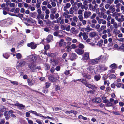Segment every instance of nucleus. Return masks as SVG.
<instances>
[{
	"mask_svg": "<svg viewBox=\"0 0 124 124\" xmlns=\"http://www.w3.org/2000/svg\"><path fill=\"white\" fill-rule=\"evenodd\" d=\"M71 6V4L69 3H67L65 4V5L64 7V10H66L68 8H70Z\"/></svg>",
	"mask_w": 124,
	"mask_h": 124,
	"instance_id": "obj_16",
	"label": "nucleus"
},
{
	"mask_svg": "<svg viewBox=\"0 0 124 124\" xmlns=\"http://www.w3.org/2000/svg\"><path fill=\"white\" fill-rule=\"evenodd\" d=\"M43 21L47 24H51L52 23V22L49 19H47L46 20H44Z\"/></svg>",
	"mask_w": 124,
	"mask_h": 124,
	"instance_id": "obj_31",
	"label": "nucleus"
},
{
	"mask_svg": "<svg viewBox=\"0 0 124 124\" xmlns=\"http://www.w3.org/2000/svg\"><path fill=\"white\" fill-rule=\"evenodd\" d=\"M26 62H17L16 64V67L20 68L22 67L25 65Z\"/></svg>",
	"mask_w": 124,
	"mask_h": 124,
	"instance_id": "obj_12",
	"label": "nucleus"
},
{
	"mask_svg": "<svg viewBox=\"0 0 124 124\" xmlns=\"http://www.w3.org/2000/svg\"><path fill=\"white\" fill-rule=\"evenodd\" d=\"M121 13H118L117 12H115L113 14L112 16H113L115 17L116 19L118 18V16H120V14Z\"/></svg>",
	"mask_w": 124,
	"mask_h": 124,
	"instance_id": "obj_14",
	"label": "nucleus"
},
{
	"mask_svg": "<svg viewBox=\"0 0 124 124\" xmlns=\"http://www.w3.org/2000/svg\"><path fill=\"white\" fill-rule=\"evenodd\" d=\"M73 20L75 22H77L78 20V18L76 16H74L73 18Z\"/></svg>",
	"mask_w": 124,
	"mask_h": 124,
	"instance_id": "obj_49",
	"label": "nucleus"
},
{
	"mask_svg": "<svg viewBox=\"0 0 124 124\" xmlns=\"http://www.w3.org/2000/svg\"><path fill=\"white\" fill-rule=\"evenodd\" d=\"M97 35L96 32H92L89 34V35L91 37H93Z\"/></svg>",
	"mask_w": 124,
	"mask_h": 124,
	"instance_id": "obj_24",
	"label": "nucleus"
},
{
	"mask_svg": "<svg viewBox=\"0 0 124 124\" xmlns=\"http://www.w3.org/2000/svg\"><path fill=\"white\" fill-rule=\"evenodd\" d=\"M74 0H71L70 2L72 6H75L77 4V3L75 2H74Z\"/></svg>",
	"mask_w": 124,
	"mask_h": 124,
	"instance_id": "obj_36",
	"label": "nucleus"
},
{
	"mask_svg": "<svg viewBox=\"0 0 124 124\" xmlns=\"http://www.w3.org/2000/svg\"><path fill=\"white\" fill-rule=\"evenodd\" d=\"M76 58V54L74 53H72L71 55L70 60H73Z\"/></svg>",
	"mask_w": 124,
	"mask_h": 124,
	"instance_id": "obj_23",
	"label": "nucleus"
},
{
	"mask_svg": "<svg viewBox=\"0 0 124 124\" xmlns=\"http://www.w3.org/2000/svg\"><path fill=\"white\" fill-rule=\"evenodd\" d=\"M23 14H19L18 15H16V16L20 18L23 17Z\"/></svg>",
	"mask_w": 124,
	"mask_h": 124,
	"instance_id": "obj_52",
	"label": "nucleus"
},
{
	"mask_svg": "<svg viewBox=\"0 0 124 124\" xmlns=\"http://www.w3.org/2000/svg\"><path fill=\"white\" fill-rule=\"evenodd\" d=\"M35 62H31L28 64V67L30 68L33 72H34L36 70V64Z\"/></svg>",
	"mask_w": 124,
	"mask_h": 124,
	"instance_id": "obj_2",
	"label": "nucleus"
},
{
	"mask_svg": "<svg viewBox=\"0 0 124 124\" xmlns=\"http://www.w3.org/2000/svg\"><path fill=\"white\" fill-rule=\"evenodd\" d=\"M3 56L6 59L8 58L9 57V55L7 54H3Z\"/></svg>",
	"mask_w": 124,
	"mask_h": 124,
	"instance_id": "obj_57",
	"label": "nucleus"
},
{
	"mask_svg": "<svg viewBox=\"0 0 124 124\" xmlns=\"http://www.w3.org/2000/svg\"><path fill=\"white\" fill-rule=\"evenodd\" d=\"M6 110V108L5 107L3 106V108H1L0 110V111L1 112L3 113Z\"/></svg>",
	"mask_w": 124,
	"mask_h": 124,
	"instance_id": "obj_47",
	"label": "nucleus"
},
{
	"mask_svg": "<svg viewBox=\"0 0 124 124\" xmlns=\"http://www.w3.org/2000/svg\"><path fill=\"white\" fill-rule=\"evenodd\" d=\"M109 9L111 10L112 13L114 12L115 10L114 6L113 5H111L110 6Z\"/></svg>",
	"mask_w": 124,
	"mask_h": 124,
	"instance_id": "obj_22",
	"label": "nucleus"
},
{
	"mask_svg": "<svg viewBox=\"0 0 124 124\" xmlns=\"http://www.w3.org/2000/svg\"><path fill=\"white\" fill-rule=\"evenodd\" d=\"M45 84L46 87L47 88H48L51 85V84L49 82H47Z\"/></svg>",
	"mask_w": 124,
	"mask_h": 124,
	"instance_id": "obj_33",
	"label": "nucleus"
},
{
	"mask_svg": "<svg viewBox=\"0 0 124 124\" xmlns=\"http://www.w3.org/2000/svg\"><path fill=\"white\" fill-rule=\"evenodd\" d=\"M92 14L91 13L89 12L85 11L84 12V16L85 18H87L89 17Z\"/></svg>",
	"mask_w": 124,
	"mask_h": 124,
	"instance_id": "obj_9",
	"label": "nucleus"
},
{
	"mask_svg": "<svg viewBox=\"0 0 124 124\" xmlns=\"http://www.w3.org/2000/svg\"><path fill=\"white\" fill-rule=\"evenodd\" d=\"M70 46L72 49H75L77 47V46L75 44H74L71 45Z\"/></svg>",
	"mask_w": 124,
	"mask_h": 124,
	"instance_id": "obj_59",
	"label": "nucleus"
},
{
	"mask_svg": "<svg viewBox=\"0 0 124 124\" xmlns=\"http://www.w3.org/2000/svg\"><path fill=\"white\" fill-rule=\"evenodd\" d=\"M55 90L56 91H57L58 90H59L60 89V87L59 85H56L55 86Z\"/></svg>",
	"mask_w": 124,
	"mask_h": 124,
	"instance_id": "obj_55",
	"label": "nucleus"
},
{
	"mask_svg": "<svg viewBox=\"0 0 124 124\" xmlns=\"http://www.w3.org/2000/svg\"><path fill=\"white\" fill-rule=\"evenodd\" d=\"M54 16L53 14H51L50 15V18L51 19L53 20L54 18Z\"/></svg>",
	"mask_w": 124,
	"mask_h": 124,
	"instance_id": "obj_61",
	"label": "nucleus"
},
{
	"mask_svg": "<svg viewBox=\"0 0 124 124\" xmlns=\"http://www.w3.org/2000/svg\"><path fill=\"white\" fill-rule=\"evenodd\" d=\"M110 67L112 69H113L116 68L117 67V66L115 63H114L111 64L110 66Z\"/></svg>",
	"mask_w": 124,
	"mask_h": 124,
	"instance_id": "obj_28",
	"label": "nucleus"
},
{
	"mask_svg": "<svg viewBox=\"0 0 124 124\" xmlns=\"http://www.w3.org/2000/svg\"><path fill=\"white\" fill-rule=\"evenodd\" d=\"M48 79L52 82H54L55 81V79L53 75H50L48 77Z\"/></svg>",
	"mask_w": 124,
	"mask_h": 124,
	"instance_id": "obj_13",
	"label": "nucleus"
},
{
	"mask_svg": "<svg viewBox=\"0 0 124 124\" xmlns=\"http://www.w3.org/2000/svg\"><path fill=\"white\" fill-rule=\"evenodd\" d=\"M83 75L84 77L86 78L90 79L91 78V75L88 74H84Z\"/></svg>",
	"mask_w": 124,
	"mask_h": 124,
	"instance_id": "obj_20",
	"label": "nucleus"
},
{
	"mask_svg": "<svg viewBox=\"0 0 124 124\" xmlns=\"http://www.w3.org/2000/svg\"><path fill=\"white\" fill-rule=\"evenodd\" d=\"M84 11V10L83 9H79L78 11V15H81L82 13Z\"/></svg>",
	"mask_w": 124,
	"mask_h": 124,
	"instance_id": "obj_40",
	"label": "nucleus"
},
{
	"mask_svg": "<svg viewBox=\"0 0 124 124\" xmlns=\"http://www.w3.org/2000/svg\"><path fill=\"white\" fill-rule=\"evenodd\" d=\"M53 38L52 36L50 35H48L46 39L47 42H50L51 40L53 39Z\"/></svg>",
	"mask_w": 124,
	"mask_h": 124,
	"instance_id": "obj_17",
	"label": "nucleus"
},
{
	"mask_svg": "<svg viewBox=\"0 0 124 124\" xmlns=\"http://www.w3.org/2000/svg\"><path fill=\"white\" fill-rule=\"evenodd\" d=\"M75 52L79 55H81L84 53L83 50L80 49H78L75 50Z\"/></svg>",
	"mask_w": 124,
	"mask_h": 124,
	"instance_id": "obj_11",
	"label": "nucleus"
},
{
	"mask_svg": "<svg viewBox=\"0 0 124 124\" xmlns=\"http://www.w3.org/2000/svg\"><path fill=\"white\" fill-rule=\"evenodd\" d=\"M57 10L55 8H53L51 9V12L53 14H55Z\"/></svg>",
	"mask_w": 124,
	"mask_h": 124,
	"instance_id": "obj_41",
	"label": "nucleus"
},
{
	"mask_svg": "<svg viewBox=\"0 0 124 124\" xmlns=\"http://www.w3.org/2000/svg\"><path fill=\"white\" fill-rule=\"evenodd\" d=\"M76 80L78 81H80L84 85V84L83 83L84 82L86 83L87 82V81H86L85 79H78Z\"/></svg>",
	"mask_w": 124,
	"mask_h": 124,
	"instance_id": "obj_26",
	"label": "nucleus"
},
{
	"mask_svg": "<svg viewBox=\"0 0 124 124\" xmlns=\"http://www.w3.org/2000/svg\"><path fill=\"white\" fill-rule=\"evenodd\" d=\"M31 61L33 62L36 61L37 57L36 55H31L29 56Z\"/></svg>",
	"mask_w": 124,
	"mask_h": 124,
	"instance_id": "obj_3",
	"label": "nucleus"
},
{
	"mask_svg": "<svg viewBox=\"0 0 124 124\" xmlns=\"http://www.w3.org/2000/svg\"><path fill=\"white\" fill-rule=\"evenodd\" d=\"M16 57L18 59H20L22 58V56L21 54L18 53L16 54Z\"/></svg>",
	"mask_w": 124,
	"mask_h": 124,
	"instance_id": "obj_30",
	"label": "nucleus"
},
{
	"mask_svg": "<svg viewBox=\"0 0 124 124\" xmlns=\"http://www.w3.org/2000/svg\"><path fill=\"white\" fill-rule=\"evenodd\" d=\"M78 18L79 19V21H81L83 20V17L82 15H79L78 16Z\"/></svg>",
	"mask_w": 124,
	"mask_h": 124,
	"instance_id": "obj_58",
	"label": "nucleus"
},
{
	"mask_svg": "<svg viewBox=\"0 0 124 124\" xmlns=\"http://www.w3.org/2000/svg\"><path fill=\"white\" fill-rule=\"evenodd\" d=\"M108 40L109 43L108 44V46L109 47L113 45V44L111 43L112 41V39L111 38H109L108 39Z\"/></svg>",
	"mask_w": 124,
	"mask_h": 124,
	"instance_id": "obj_19",
	"label": "nucleus"
},
{
	"mask_svg": "<svg viewBox=\"0 0 124 124\" xmlns=\"http://www.w3.org/2000/svg\"><path fill=\"white\" fill-rule=\"evenodd\" d=\"M85 31L87 32H89L90 31H93V29L90 27H87L85 28Z\"/></svg>",
	"mask_w": 124,
	"mask_h": 124,
	"instance_id": "obj_32",
	"label": "nucleus"
},
{
	"mask_svg": "<svg viewBox=\"0 0 124 124\" xmlns=\"http://www.w3.org/2000/svg\"><path fill=\"white\" fill-rule=\"evenodd\" d=\"M64 11H65V12L62 14V16L64 17L69 14V12L68 10H66Z\"/></svg>",
	"mask_w": 124,
	"mask_h": 124,
	"instance_id": "obj_35",
	"label": "nucleus"
},
{
	"mask_svg": "<svg viewBox=\"0 0 124 124\" xmlns=\"http://www.w3.org/2000/svg\"><path fill=\"white\" fill-rule=\"evenodd\" d=\"M66 48L67 49V51L68 52L70 51L72 49L71 46H68Z\"/></svg>",
	"mask_w": 124,
	"mask_h": 124,
	"instance_id": "obj_50",
	"label": "nucleus"
},
{
	"mask_svg": "<svg viewBox=\"0 0 124 124\" xmlns=\"http://www.w3.org/2000/svg\"><path fill=\"white\" fill-rule=\"evenodd\" d=\"M103 41L101 39L100 41H99L97 43V45L99 46H101L102 45Z\"/></svg>",
	"mask_w": 124,
	"mask_h": 124,
	"instance_id": "obj_27",
	"label": "nucleus"
},
{
	"mask_svg": "<svg viewBox=\"0 0 124 124\" xmlns=\"http://www.w3.org/2000/svg\"><path fill=\"white\" fill-rule=\"evenodd\" d=\"M108 36V35H107L106 34H105L102 36V38L103 39H106L107 38Z\"/></svg>",
	"mask_w": 124,
	"mask_h": 124,
	"instance_id": "obj_62",
	"label": "nucleus"
},
{
	"mask_svg": "<svg viewBox=\"0 0 124 124\" xmlns=\"http://www.w3.org/2000/svg\"><path fill=\"white\" fill-rule=\"evenodd\" d=\"M27 46L30 47L32 49H35L36 47V45L35 44L32 42L27 44Z\"/></svg>",
	"mask_w": 124,
	"mask_h": 124,
	"instance_id": "obj_10",
	"label": "nucleus"
},
{
	"mask_svg": "<svg viewBox=\"0 0 124 124\" xmlns=\"http://www.w3.org/2000/svg\"><path fill=\"white\" fill-rule=\"evenodd\" d=\"M13 105L15 106H17L18 107H20V108L19 109H24V107H25V106L24 105L19 103H17L14 104H13Z\"/></svg>",
	"mask_w": 124,
	"mask_h": 124,
	"instance_id": "obj_7",
	"label": "nucleus"
},
{
	"mask_svg": "<svg viewBox=\"0 0 124 124\" xmlns=\"http://www.w3.org/2000/svg\"><path fill=\"white\" fill-rule=\"evenodd\" d=\"M48 3H49V2H48V0H47L43 1L42 3V4L43 5L46 6L47 5Z\"/></svg>",
	"mask_w": 124,
	"mask_h": 124,
	"instance_id": "obj_43",
	"label": "nucleus"
},
{
	"mask_svg": "<svg viewBox=\"0 0 124 124\" xmlns=\"http://www.w3.org/2000/svg\"><path fill=\"white\" fill-rule=\"evenodd\" d=\"M89 8L90 10H93V6L90 3L88 4Z\"/></svg>",
	"mask_w": 124,
	"mask_h": 124,
	"instance_id": "obj_48",
	"label": "nucleus"
},
{
	"mask_svg": "<svg viewBox=\"0 0 124 124\" xmlns=\"http://www.w3.org/2000/svg\"><path fill=\"white\" fill-rule=\"evenodd\" d=\"M120 42H124V38H121L117 39Z\"/></svg>",
	"mask_w": 124,
	"mask_h": 124,
	"instance_id": "obj_63",
	"label": "nucleus"
},
{
	"mask_svg": "<svg viewBox=\"0 0 124 124\" xmlns=\"http://www.w3.org/2000/svg\"><path fill=\"white\" fill-rule=\"evenodd\" d=\"M78 47L79 48H83L84 47V45L82 43L78 45Z\"/></svg>",
	"mask_w": 124,
	"mask_h": 124,
	"instance_id": "obj_54",
	"label": "nucleus"
},
{
	"mask_svg": "<svg viewBox=\"0 0 124 124\" xmlns=\"http://www.w3.org/2000/svg\"><path fill=\"white\" fill-rule=\"evenodd\" d=\"M100 59L99 58H97L95 59H93L91 61V62H98L99 61V60Z\"/></svg>",
	"mask_w": 124,
	"mask_h": 124,
	"instance_id": "obj_51",
	"label": "nucleus"
},
{
	"mask_svg": "<svg viewBox=\"0 0 124 124\" xmlns=\"http://www.w3.org/2000/svg\"><path fill=\"white\" fill-rule=\"evenodd\" d=\"M116 19L119 22H123L124 21V18H118Z\"/></svg>",
	"mask_w": 124,
	"mask_h": 124,
	"instance_id": "obj_39",
	"label": "nucleus"
},
{
	"mask_svg": "<svg viewBox=\"0 0 124 124\" xmlns=\"http://www.w3.org/2000/svg\"><path fill=\"white\" fill-rule=\"evenodd\" d=\"M113 105L112 103L110 102H108L106 105V107H111Z\"/></svg>",
	"mask_w": 124,
	"mask_h": 124,
	"instance_id": "obj_42",
	"label": "nucleus"
},
{
	"mask_svg": "<svg viewBox=\"0 0 124 124\" xmlns=\"http://www.w3.org/2000/svg\"><path fill=\"white\" fill-rule=\"evenodd\" d=\"M109 79H110L114 78L116 77V76L113 74H111L108 77Z\"/></svg>",
	"mask_w": 124,
	"mask_h": 124,
	"instance_id": "obj_34",
	"label": "nucleus"
},
{
	"mask_svg": "<svg viewBox=\"0 0 124 124\" xmlns=\"http://www.w3.org/2000/svg\"><path fill=\"white\" fill-rule=\"evenodd\" d=\"M45 66L47 70H49L50 68V65L49 64L46 63Z\"/></svg>",
	"mask_w": 124,
	"mask_h": 124,
	"instance_id": "obj_37",
	"label": "nucleus"
},
{
	"mask_svg": "<svg viewBox=\"0 0 124 124\" xmlns=\"http://www.w3.org/2000/svg\"><path fill=\"white\" fill-rule=\"evenodd\" d=\"M89 53L87 52H85V53L84 56L83 58L82 59L85 62L86 61L89 59Z\"/></svg>",
	"mask_w": 124,
	"mask_h": 124,
	"instance_id": "obj_6",
	"label": "nucleus"
},
{
	"mask_svg": "<svg viewBox=\"0 0 124 124\" xmlns=\"http://www.w3.org/2000/svg\"><path fill=\"white\" fill-rule=\"evenodd\" d=\"M84 85H85V86L88 87L89 89H91L93 91H95V90L97 89V87L94 85H92L88 83L87 82L86 83L84 82L83 83Z\"/></svg>",
	"mask_w": 124,
	"mask_h": 124,
	"instance_id": "obj_1",
	"label": "nucleus"
},
{
	"mask_svg": "<svg viewBox=\"0 0 124 124\" xmlns=\"http://www.w3.org/2000/svg\"><path fill=\"white\" fill-rule=\"evenodd\" d=\"M34 79L33 78L31 79L29 78L27 79V82L29 85L30 86H32L34 84L35 81Z\"/></svg>",
	"mask_w": 124,
	"mask_h": 124,
	"instance_id": "obj_4",
	"label": "nucleus"
},
{
	"mask_svg": "<svg viewBox=\"0 0 124 124\" xmlns=\"http://www.w3.org/2000/svg\"><path fill=\"white\" fill-rule=\"evenodd\" d=\"M100 70L102 71H104L107 70V68L103 65H100L99 66Z\"/></svg>",
	"mask_w": 124,
	"mask_h": 124,
	"instance_id": "obj_15",
	"label": "nucleus"
},
{
	"mask_svg": "<svg viewBox=\"0 0 124 124\" xmlns=\"http://www.w3.org/2000/svg\"><path fill=\"white\" fill-rule=\"evenodd\" d=\"M61 28L63 30H65L66 29V26L64 25H61Z\"/></svg>",
	"mask_w": 124,
	"mask_h": 124,
	"instance_id": "obj_64",
	"label": "nucleus"
},
{
	"mask_svg": "<svg viewBox=\"0 0 124 124\" xmlns=\"http://www.w3.org/2000/svg\"><path fill=\"white\" fill-rule=\"evenodd\" d=\"M61 68L59 66H58L55 68V70L57 71H58L60 70Z\"/></svg>",
	"mask_w": 124,
	"mask_h": 124,
	"instance_id": "obj_60",
	"label": "nucleus"
},
{
	"mask_svg": "<svg viewBox=\"0 0 124 124\" xmlns=\"http://www.w3.org/2000/svg\"><path fill=\"white\" fill-rule=\"evenodd\" d=\"M51 4L52 6L53 7H55L56 6V3L52 1L51 0Z\"/></svg>",
	"mask_w": 124,
	"mask_h": 124,
	"instance_id": "obj_56",
	"label": "nucleus"
},
{
	"mask_svg": "<svg viewBox=\"0 0 124 124\" xmlns=\"http://www.w3.org/2000/svg\"><path fill=\"white\" fill-rule=\"evenodd\" d=\"M74 11L72 7L69 10V12L70 14H72L74 13Z\"/></svg>",
	"mask_w": 124,
	"mask_h": 124,
	"instance_id": "obj_46",
	"label": "nucleus"
},
{
	"mask_svg": "<svg viewBox=\"0 0 124 124\" xmlns=\"http://www.w3.org/2000/svg\"><path fill=\"white\" fill-rule=\"evenodd\" d=\"M95 68V66L94 65L91 66H89L88 67V69L89 70H90L91 72H93V71H92Z\"/></svg>",
	"mask_w": 124,
	"mask_h": 124,
	"instance_id": "obj_25",
	"label": "nucleus"
},
{
	"mask_svg": "<svg viewBox=\"0 0 124 124\" xmlns=\"http://www.w3.org/2000/svg\"><path fill=\"white\" fill-rule=\"evenodd\" d=\"M83 39L84 40H86L88 38V36L85 34V33H83Z\"/></svg>",
	"mask_w": 124,
	"mask_h": 124,
	"instance_id": "obj_38",
	"label": "nucleus"
},
{
	"mask_svg": "<svg viewBox=\"0 0 124 124\" xmlns=\"http://www.w3.org/2000/svg\"><path fill=\"white\" fill-rule=\"evenodd\" d=\"M70 73V71L69 70H66L64 71V73L66 75H67L69 74Z\"/></svg>",
	"mask_w": 124,
	"mask_h": 124,
	"instance_id": "obj_53",
	"label": "nucleus"
},
{
	"mask_svg": "<svg viewBox=\"0 0 124 124\" xmlns=\"http://www.w3.org/2000/svg\"><path fill=\"white\" fill-rule=\"evenodd\" d=\"M70 31L73 34L75 33L76 31L75 28L74 27L72 28L70 30Z\"/></svg>",
	"mask_w": 124,
	"mask_h": 124,
	"instance_id": "obj_45",
	"label": "nucleus"
},
{
	"mask_svg": "<svg viewBox=\"0 0 124 124\" xmlns=\"http://www.w3.org/2000/svg\"><path fill=\"white\" fill-rule=\"evenodd\" d=\"M59 46L60 47L64 46L66 44V43L64 41L63 39H62L59 42Z\"/></svg>",
	"mask_w": 124,
	"mask_h": 124,
	"instance_id": "obj_8",
	"label": "nucleus"
},
{
	"mask_svg": "<svg viewBox=\"0 0 124 124\" xmlns=\"http://www.w3.org/2000/svg\"><path fill=\"white\" fill-rule=\"evenodd\" d=\"M121 4L120 3H118L116 5V11L118 12H119L120 11V6Z\"/></svg>",
	"mask_w": 124,
	"mask_h": 124,
	"instance_id": "obj_18",
	"label": "nucleus"
},
{
	"mask_svg": "<svg viewBox=\"0 0 124 124\" xmlns=\"http://www.w3.org/2000/svg\"><path fill=\"white\" fill-rule=\"evenodd\" d=\"M113 32L116 34H118L120 33V31L117 29H114L113 31Z\"/></svg>",
	"mask_w": 124,
	"mask_h": 124,
	"instance_id": "obj_29",
	"label": "nucleus"
},
{
	"mask_svg": "<svg viewBox=\"0 0 124 124\" xmlns=\"http://www.w3.org/2000/svg\"><path fill=\"white\" fill-rule=\"evenodd\" d=\"M101 101V99L99 97H96L95 98H93L92 100V101L93 102H95L96 103H100Z\"/></svg>",
	"mask_w": 124,
	"mask_h": 124,
	"instance_id": "obj_5",
	"label": "nucleus"
},
{
	"mask_svg": "<svg viewBox=\"0 0 124 124\" xmlns=\"http://www.w3.org/2000/svg\"><path fill=\"white\" fill-rule=\"evenodd\" d=\"M10 83L13 84L14 85H18V83L17 82V81H14L11 80H9Z\"/></svg>",
	"mask_w": 124,
	"mask_h": 124,
	"instance_id": "obj_44",
	"label": "nucleus"
},
{
	"mask_svg": "<svg viewBox=\"0 0 124 124\" xmlns=\"http://www.w3.org/2000/svg\"><path fill=\"white\" fill-rule=\"evenodd\" d=\"M101 76L100 74H99L98 75H95L94 77V79L96 81H98L100 80L101 78Z\"/></svg>",
	"mask_w": 124,
	"mask_h": 124,
	"instance_id": "obj_21",
	"label": "nucleus"
}]
</instances>
